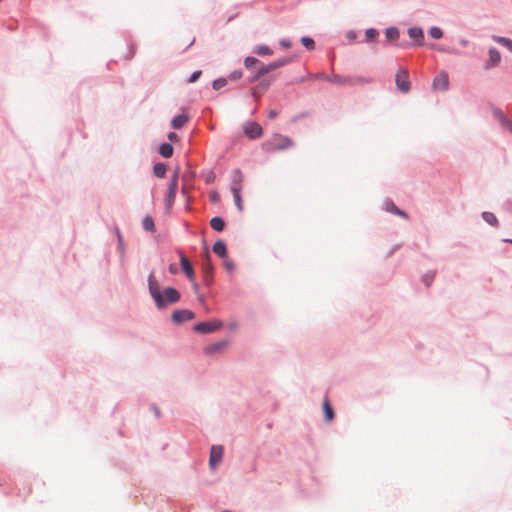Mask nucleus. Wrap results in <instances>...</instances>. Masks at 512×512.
<instances>
[{
	"mask_svg": "<svg viewBox=\"0 0 512 512\" xmlns=\"http://www.w3.org/2000/svg\"><path fill=\"white\" fill-rule=\"evenodd\" d=\"M429 48L432 49V50L441 52V53H446V54H452V55H459L460 54V51L458 49L451 48L449 46L442 45V44L431 43L429 45Z\"/></svg>",
	"mask_w": 512,
	"mask_h": 512,
	"instance_id": "obj_26",
	"label": "nucleus"
},
{
	"mask_svg": "<svg viewBox=\"0 0 512 512\" xmlns=\"http://www.w3.org/2000/svg\"><path fill=\"white\" fill-rule=\"evenodd\" d=\"M237 16H238V13L230 14V15L227 17V22H231V21H233Z\"/></svg>",
	"mask_w": 512,
	"mask_h": 512,
	"instance_id": "obj_64",
	"label": "nucleus"
},
{
	"mask_svg": "<svg viewBox=\"0 0 512 512\" xmlns=\"http://www.w3.org/2000/svg\"><path fill=\"white\" fill-rule=\"evenodd\" d=\"M481 217L488 225L495 228L499 227V221L493 212L484 211L481 213Z\"/></svg>",
	"mask_w": 512,
	"mask_h": 512,
	"instance_id": "obj_29",
	"label": "nucleus"
},
{
	"mask_svg": "<svg viewBox=\"0 0 512 512\" xmlns=\"http://www.w3.org/2000/svg\"><path fill=\"white\" fill-rule=\"evenodd\" d=\"M488 56V59L483 64L484 70H490L497 67L501 61V54L496 47L489 48Z\"/></svg>",
	"mask_w": 512,
	"mask_h": 512,
	"instance_id": "obj_13",
	"label": "nucleus"
},
{
	"mask_svg": "<svg viewBox=\"0 0 512 512\" xmlns=\"http://www.w3.org/2000/svg\"><path fill=\"white\" fill-rule=\"evenodd\" d=\"M329 82L338 86L352 85L354 83V77L332 73Z\"/></svg>",
	"mask_w": 512,
	"mask_h": 512,
	"instance_id": "obj_21",
	"label": "nucleus"
},
{
	"mask_svg": "<svg viewBox=\"0 0 512 512\" xmlns=\"http://www.w3.org/2000/svg\"><path fill=\"white\" fill-rule=\"evenodd\" d=\"M201 175H204V182L206 184H213L215 182L216 175H215L214 169H211L206 173L204 171H202Z\"/></svg>",
	"mask_w": 512,
	"mask_h": 512,
	"instance_id": "obj_41",
	"label": "nucleus"
},
{
	"mask_svg": "<svg viewBox=\"0 0 512 512\" xmlns=\"http://www.w3.org/2000/svg\"><path fill=\"white\" fill-rule=\"evenodd\" d=\"M267 116L269 119H275L278 116V111L275 109H271L269 110Z\"/></svg>",
	"mask_w": 512,
	"mask_h": 512,
	"instance_id": "obj_59",
	"label": "nucleus"
},
{
	"mask_svg": "<svg viewBox=\"0 0 512 512\" xmlns=\"http://www.w3.org/2000/svg\"><path fill=\"white\" fill-rule=\"evenodd\" d=\"M228 83L226 77H218L214 79L211 83V88L215 91L220 90L222 87H224Z\"/></svg>",
	"mask_w": 512,
	"mask_h": 512,
	"instance_id": "obj_39",
	"label": "nucleus"
},
{
	"mask_svg": "<svg viewBox=\"0 0 512 512\" xmlns=\"http://www.w3.org/2000/svg\"><path fill=\"white\" fill-rule=\"evenodd\" d=\"M179 173H180V168H179V166H177L175 168V170L173 171V174L171 175L167 190L165 192L164 205H165V209L168 212L172 209L174 202H175V197H176V193H177V189H178Z\"/></svg>",
	"mask_w": 512,
	"mask_h": 512,
	"instance_id": "obj_3",
	"label": "nucleus"
},
{
	"mask_svg": "<svg viewBox=\"0 0 512 512\" xmlns=\"http://www.w3.org/2000/svg\"><path fill=\"white\" fill-rule=\"evenodd\" d=\"M395 46L402 48V49H408L410 47H413L412 43L408 41H402L400 43H396Z\"/></svg>",
	"mask_w": 512,
	"mask_h": 512,
	"instance_id": "obj_56",
	"label": "nucleus"
},
{
	"mask_svg": "<svg viewBox=\"0 0 512 512\" xmlns=\"http://www.w3.org/2000/svg\"><path fill=\"white\" fill-rule=\"evenodd\" d=\"M492 114L499 121L502 127L508 129L512 133V120L497 106H492Z\"/></svg>",
	"mask_w": 512,
	"mask_h": 512,
	"instance_id": "obj_17",
	"label": "nucleus"
},
{
	"mask_svg": "<svg viewBox=\"0 0 512 512\" xmlns=\"http://www.w3.org/2000/svg\"><path fill=\"white\" fill-rule=\"evenodd\" d=\"M205 246V257L203 260L202 268H203V283L205 286L210 287L214 282V270L215 267L211 260V255L207 248L206 241L203 242Z\"/></svg>",
	"mask_w": 512,
	"mask_h": 512,
	"instance_id": "obj_5",
	"label": "nucleus"
},
{
	"mask_svg": "<svg viewBox=\"0 0 512 512\" xmlns=\"http://www.w3.org/2000/svg\"><path fill=\"white\" fill-rule=\"evenodd\" d=\"M395 84L397 89L402 93H407L411 89V82L407 70L399 68L395 74Z\"/></svg>",
	"mask_w": 512,
	"mask_h": 512,
	"instance_id": "obj_10",
	"label": "nucleus"
},
{
	"mask_svg": "<svg viewBox=\"0 0 512 512\" xmlns=\"http://www.w3.org/2000/svg\"><path fill=\"white\" fill-rule=\"evenodd\" d=\"M435 276H436V272H435V271H428V272H426V273L422 276L421 280H422V282L424 283V285H425L427 288H429V287L432 285V283H433V281H434V279H435Z\"/></svg>",
	"mask_w": 512,
	"mask_h": 512,
	"instance_id": "obj_38",
	"label": "nucleus"
},
{
	"mask_svg": "<svg viewBox=\"0 0 512 512\" xmlns=\"http://www.w3.org/2000/svg\"><path fill=\"white\" fill-rule=\"evenodd\" d=\"M295 145L293 139L280 133H274L271 138L261 144V148L266 153H275L291 148Z\"/></svg>",
	"mask_w": 512,
	"mask_h": 512,
	"instance_id": "obj_2",
	"label": "nucleus"
},
{
	"mask_svg": "<svg viewBox=\"0 0 512 512\" xmlns=\"http://www.w3.org/2000/svg\"><path fill=\"white\" fill-rule=\"evenodd\" d=\"M397 249H398V245H394L393 247H391V249L387 253V257L392 256Z\"/></svg>",
	"mask_w": 512,
	"mask_h": 512,
	"instance_id": "obj_61",
	"label": "nucleus"
},
{
	"mask_svg": "<svg viewBox=\"0 0 512 512\" xmlns=\"http://www.w3.org/2000/svg\"><path fill=\"white\" fill-rule=\"evenodd\" d=\"M504 207L507 211H509L510 213H512V198H509L505 201L504 203Z\"/></svg>",
	"mask_w": 512,
	"mask_h": 512,
	"instance_id": "obj_58",
	"label": "nucleus"
},
{
	"mask_svg": "<svg viewBox=\"0 0 512 512\" xmlns=\"http://www.w3.org/2000/svg\"><path fill=\"white\" fill-rule=\"evenodd\" d=\"M265 75H266V73L264 71V68H262V66H260L257 68V70L255 72L250 73V75H248L246 77V82L249 84L255 83V82L259 81Z\"/></svg>",
	"mask_w": 512,
	"mask_h": 512,
	"instance_id": "obj_31",
	"label": "nucleus"
},
{
	"mask_svg": "<svg viewBox=\"0 0 512 512\" xmlns=\"http://www.w3.org/2000/svg\"><path fill=\"white\" fill-rule=\"evenodd\" d=\"M253 53L259 56H269L273 54V50L266 44H259L254 47Z\"/></svg>",
	"mask_w": 512,
	"mask_h": 512,
	"instance_id": "obj_33",
	"label": "nucleus"
},
{
	"mask_svg": "<svg viewBox=\"0 0 512 512\" xmlns=\"http://www.w3.org/2000/svg\"><path fill=\"white\" fill-rule=\"evenodd\" d=\"M190 120V116L183 112L172 117L170 125L175 130L182 129Z\"/></svg>",
	"mask_w": 512,
	"mask_h": 512,
	"instance_id": "obj_18",
	"label": "nucleus"
},
{
	"mask_svg": "<svg viewBox=\"0 0 512 512\" xmlns=\"http://www.w3.org/2000/svg\"><path fill=\"white\" fill-rule=\"evenodd\" d=\"M224 449L222 445H213L209 454V468L214 470L223 458Z\"/></svg>",
	"mask_w": 512,
	"mask_h": 512,
	"instance_id": "obj_12",
	"label": "nucleus"
},
{
	"mask_svg": "<svg viewBox=\"0 0 512 512\" xmlns=\"http://www.w3.org/2000/svg\"><path fill=\"white\" fill-rule=\"evenodd\" d=\"M258 88H255V86L251 89L250 91V96L255 99V100H258L260 98V94L258 93Z\"/></svg>",
	"mask_w": 512,
	"mask_h": 512,
	"instance_id": "obj_57",
	"label": "nucleus"
},
{
	"mask_svg": "<svg viewBox=\"0 0 512 512\" xmlns=\"http://www.w3.org/2000/svg\"><path fill=\"white\" fill-rule=\"evenodd\" d=\"M210 226L216 232H222L226 227V221L222 216H214L210 219Z\"/></svg>",
	"mask_w": 512,
	"mask_h": 512,
	"instance_id": "obj_27",
	"label": "nucleus"
},
{
	"mask_svg": "<svg viewBox=\"0 0 512 512\" xmlns=\"http://www.w3.org/2000/svg\"><path fill=\"white\" fill-rule=\"evenodd\" d=\"M147 286L149 295L159 311L165 310L168 306L181 300V293L175 287H160L153 271L148 274Z\"/></svg>",
	"mask_w": 512,
	"mask_h": 512,
	"instance_id": "obj_1",
	"label": "nucleus"
},
{
	"mask_svg": "<svg viewBox=\"0 0 512 512\" xmlns=\"http://www.w3.org/2000/svg\"><path fill=\"white\" fill-rule=\"evenodd\" d=\"M346 38L349 42L355 41L357 39V32L355 30H348L346 32Z\"/></svg>",
	"mask_w": 512,
	"mask_h": 512,
	"instance_id": "obj_52",
	"label": "nucleus"
},
{
	"mask_svg": "<svg viewBox=\"0 0 512 512\" xmlns=\"http://www.w3.org/2000/svg\"><path fill=\"white\" fill-rule=\"evenodd\" d=\"M209 200L211 201V203L213 204H216L220 201V194L217 190H212L210 193H209Z\"/></svg>",
	"mask_w": 512,
	"mask_h": 512,
	"instance_id": "obj_50",
	"label": "nucleus"
},
{
	"mask_svg": "<svg viewBox=\"0 0 512 512\" xmlns=\"http://www.w3.org/2000/svg\"><path fill=\"white\" fill-rule=\"evenodd\" d=\"M196 317L195 312L190 309H175L171 313V321L174 325H181L187 321L193 320Z\"/></svg>",
	"mask_w": 512,
	"mask_h": 512,
	"instance_id": "obj_9",
	"label": "nucleus"
},
{
	"mask_svg": "<svg viewBox=\"0 0 512 512\" xmlns=\"http://www.w3.org/2000/svg\"><path fill=\"white\" fill-rule=\"evenodd\" d=\"M322 412L326 423H330L334 420L335 412L328 396H325L322 402Z\"/></svg>",
	"mask_w": 512,
	"mask_h": 512,
	"instance_id": "obj_19",
	"label": "nucleus"
},
{
	"mask_svg": "<svg viewBox=\"0 0 512 512\" xmlns=\"http://www.w3.org/2000/svg\"><path fill=\"white\" fill-rule=\"evenodd\" d=\"M167 170L168 166L164 162H157L152 167L153 175L159 179H163L166 177Z\"/></svg>",
	"mask_w": 512,
	"mask_h": 512,
	"instance_id": "obj_24",
	"label": "nucleus"
},
{
	"mask_svg": "<svg viewBox=\"0 0 512 512\" xmlns=\"http://www.w3.org/2000/svg\"><path fill=\"white\" fill-rule=\"evenodd\" d=\"M492 39L496 43L506 47L512 53V39L505 37V36H498V35H493Z\"/></svg>",
	"mask_w": 512,
	"mask_h": 512,
	"instance_id": "obj_34",
	"label": "nucleus"
},
{
	"mask_svg": "<svg viewBox=\"0 0 512 512\" xmlns=\"http://www.w3.org/2000/svg\"><path fill=\"white\" fill-rule=\"evenodd\" d=\"M243 77V72L241 69L233 70L228 74L227 81H237Z\"/></svg>",
	"mask_w": 512,
	"mask_h": 512,
	"instance_id": "obj_44",
	"label": "nucleus"
},
{
	"mask_svg": "<svg viewBox=\"0 0 512 512\" xmlns=\"http://www.w3.org/2000/svg\"><path fill=\"white\" fill-rule=\"evenodd\" d=\"M365 37L362 42L364 43H375L379 36V31L376 28H367L364 33Z\"/></svg>",
	"mask_w": 512,
	"mask_h": 512,
	"instance_id": "obj_30",
	"label": "nucleus"
},
{
	"mask_svg": "<svg viewBox=\"0 0 512 512\" xmlns=\"http://www.w3.org/2000/svg\"><path fill=\"white\" fill-rule=\"evenodd\" d=\"M300 42L303 45V47H305V49L308 51H313L315 49V40L309 35L302 36L300 38Z\"/></svg>",
	"mask_w": 512,
	"mask_h": 512,
	"instance_id": "obj_36",
	"label": "nucleus"
},
{
	"mask_svg": "<svg viewBox=\"0 0 512 512\" xmlns=\"http://www.w3.org/2000/svg\"><path fill=\"white\" fill-rule=\"evenodd\" d=\"M175 251L179 256V264L184 275L190 282H194L195 271L193 269L192 264L190 263L184 251L181 248H176Z\"/></svg>",
	"mask_w": 512,
	"mask_h": 512,
	"instance_id": "obj_7",
	"label": "nucleus"
},
{
	"mask_svg": "<svg viewBox=\"0 0 512 512\" xmlns=\"http://www.w3.org/2000/svg\"><path fill=\"white\" fill-rule=\"evenodd\" d=\"M298 58V55L296 54H291V55H286V56H283V57H280L274 61H271L267 64H261L262 68H264V71L266 74L278 69V68H281V67H284L286 65H289L293 62H295Z\"/></svg>",
	"mask_w": 512,
	"mask_h": 512,
	"instance_id": "obj_6",
	"label": "nucleus"
},
{
	"mask_svg": "<svg viewBox=\"0 0 512 512\" xmlns=\"http://www.w3.org/2000/svg\"><path fill=\"white\" fill-rule=\"evenodd\" d=\"M191 285H192V290L196 294L198 301L201 303H204L205 296L199 292L200 288H199L198 283L194 280V282H191Z\"/></svg>",
	"mask_w": 512,
	"mask_h": 512,
	"instance_id": "obj_45",
	"label": "nucleus"
},
{
	"mask_svg": "<svg viewBox=\"0 0 512 512\" xmlns=\"http://www.w3.org/2000/svg\"><path fill=\"white\" fill-rule=\"evenodd\" d=\"M308 77H310L311 80H323L326 82H329V80H330V76L325 74L324 72L308 73Z\"/></svg>",
	"mask_w": 512,
	"mask_h": 512,
	"instance_id": "obj_42",
	"label": "nucleus"
},
{
	"mask_svg": "<svg viewBox=\"0 0 512 512\" xmlns=\"http://www.w3.org/2000/svg\"><path fill=\"white\" fill-rule=\"evenodd\" d=\"M223 266L225 270L229 273L233 272L235 270V263L232 260L225 259L223 262Z\"/></svg>",
	"mask_w": 512,
	"mask_h": 512,
	"instance_id": "obj_49",
	"label": "nucleus"
},
{
	"mask_svg": "<svg viewBox=\"0 0 512 512\" xmlns=\"http://www.w3.org/2000/svg\"><path fill=\"white\" fill-rule=\"evenodd\" d=\"M279 45L284 49H289L292 46V42L289 38H282L279 41Z\"/></svg>",
	"mask_w": 512,
	"mask_h": 512,
	"instance_id": "obj_51",
	"label": "nucleus"
},
{
	"mask_svg": "<svg viewBox=\"0 0 512 512\" xmlns=\"http://www.w3.org/2000/svg\"><path fill=\"white\" fill-rule=\"evenodd\" d=\"M432 86L434 89L445 92L449 89V75L446 71H441L434 79Z\"/></svg>",
	"mask_w": 512,
	"mask_h": 512,
	"instance_id": "obj_15",
	"label": "nucleus"
},
{
	"mask_svg": "<svg viewBox=\"0 0 512 512\" xmlns=\"http://www.w3.org/2000/svg\"><path fill=\"white\" fill-rule=\"evenodd\" d=\"M273 79H262L258 82L255 88H258L262 91H267L272 85Z\"/></svg>",
	"mask_w": 512,
	"mask_h": 512,
	"instance_id": "obj_43",
	"label": "nucleus"
},
{
	"mask_svg": "<svg viewBox=\"0 0 512 512\" xmlns=\"http://www.w3.org/2000/svg\"><path fill=\"white\" fill-rule=\"evenodd\" d=\"M142 228L147 232H155V222L151 215L147 214L142 219Z\"/></svg>",
	"mask_w": 512,
	"mask_h": 512,
	"instance_id": "obj_32",
	"label": "nucleus"
},
{
	"mask_svg": "<svg viewBox=\"0 0 512 512\" xmlns=\"http://www.w3.org/2000/svg\"><path fill=\"white\" fill-rule=\"evenodd\" d=\"M386 42L397 41L400 37V30L397 26H389L384 31Z\"/></svg>",
	"mask_w": 512,
	"mask_h": 512,
	"instance_id": "obj_25",
	"label": "nucleus"
},
{
	"mask_svg": "<svg viewBox=\"0 0 512 512\" xmlns=\"http://www.w3.org/2000/svg\"><path fill=\"white\" fill-rule=\"evenodd\" d=\"M244 67L246 69L258 68L263 64L258 58L254 56H247L243 61Z\"/></svg>",
	"mask_w": 512,
	"mask_h": 512,
	"instance_id": "obj_35",
	"label": "nucleus"
},
{
	"mask_svg": "<svg viewBox=\"0 0 512 512\" xmlns=\"http://www.w3.org/2000/svg\"><path fill=\"white\" fill-rule=\"evenodd\" d=\"M307 80H311L310 77H308V74L305 75V76H299V77H295L293 78L291 81L287 82L286 85H296V84H300V83H304L306 82Z\"/></svg>",
	"mask_w": 512,
	"mask_h": 512,
	"instance_id": "obj_46",
	"label": "nucleus"
},
{
	"mask_svg": "<svg viewBox=\"0 0 512 512\" xmlns=\"http://www.w3.org/2000/svg\"><path fill=\"white\" fill-rule=\"evenodd\" d=\"M229 342H230L229 338H224V339L218 340L214 343L208 344L204 347L203 353L206 356L214 355V354L220 352L221 350H223L225 347H227Z\"/></svg>",
	"mask_w": 512,
	"mask_h": 512,
	"instance_id": "obj_14",
	"label": "nucleus"
},
{
	"mask_svg": "<svg viewBox=\"0 0 512 512\" xmlns=\"http://www.w3.org/2000/svg\"><path fill=\"white\" fill-rule=\"evenodd\" d=\"M244 135L250 140H257L263 135L262 126L256 121H247L242 125Z\"/></svg>",
	"mask_w": 512,
	"mask_h": 512,
	"instance_id": "obj_8",
	"label": "nucleus"
},
{
	"mask_svg": "<svg viewBox=\"0 0 512 512\" xmlns=\"http://www.w3.org/2000/svg\"><path fill=\"white\" fill-rule=\"evenodd\" d=\"M117 250H118V254H119V260H120V262H123L124 257H125L124 240H122L121 242H118Z\"/></svg>",
	"mask_w": 512,
	"mask_h": 512,
	"instance_id": "obj_48",
	"label": "nucleus"
},
{
	"mask_svg": "<svg viewBox=\"0 0 512 512\" xmlns=\"http://www.w3.org/2000/svg\"><path fill=\"white\" fill-rule=\"evenodd\" d=\"M212 251L221 259H225L228 256L227 244L220 238L214 242Z\"/></svg>",
	"mask_w": 512,
	"mask_h": 512,
	"instance_id": "obj_20",
	"label": "nucleus"
},
{
	"mask_svg": "<svg viewBox=\"0 0 512 512\" xmlns=\"http://www.w3.org/2000/svg\"><path fill=\"white\" fill-rule=\"evenodd\" d=\"M167 139L171 142H178L180 140L176 132L170 131L167 133Z\"/></svg>",
	"mask_w": 512,
	"mask_h": 512,
	"instance_id": "obj_53",
	"label": "nucleus"
},
{
	"mask_svg": "<svg viewBox=\"0 0 512 512\" xmlns=\"http://www.w3.org/2000/svg\"><path fill=\"white\" fill-rule=\"evenodd\" d=\"M383 208L386 212H389L395 216H399L403 219L409 218V214L405 210L400 209L390 198L385 199L383 203Z\"/></svg>",
	"mask_w": 512,
	"mask_h": 512,
	"instance_id": "obj_16",
	"label": "nucleus"
},
{
	"mask_svg": "<svg viewBox=\"0 0 512 512\" xmlns=\"http://www.w3.org/2000/svg\"><path fill=\"white\" fill-rule=\"evenodd\" d=\"M150 409L154 412V415L157 419L161 418V411H160L159 407L157 406V404L152 403L150 405Z\"/></svg>",
	"mask_w": 512,
	"mask_h": 512,
	"instance_id": "obj_54",
	"label": "nucleus"
},
{
	"mask_svg": "<svg viewBox=\"0 0 512 512\" xmlns=\"http://www.w3.org/2000/svg\"><path fill=\"white\" fill-rule=\"evenodd\" d=\"M223 327V321L217 318H212L206 321H200L192 326L195 333L207 335L214 333Z\"/></svg>",
	"mask_w": 512,
	"mask_h": 512,
	"instance_id": "obj_4",
	"label": "nucleus"
},
{
	"mask_svg": "<svg viewBox=\"0 0 512 512\" xmlns=\"http://www.w3.org/2000/svg\"><path fill=\"white\" fill-rule=\"evenodd\" d=\"M202 75V70H195L193 71L187 78L188 83H195L199 80V78Z\"/></svg>",
	"mask_w": 512,
	"mask_h": 512,
	"instance_id": "obj_47",
	"label": "nucleus"
},
{
	"mask_svg": "<svg viewBox=\"0 0 512 512\" xmlns=\"http://www.w3.org/2000/svg\"><path fill=\"white\" fill-rule=\"evenodd\" d=\"M195 41H196V38L194 37V38L191 40V42H190V43H189V44H188V45H187V46L182 50V53H185V52H186V51H187L191 46H193V45H194V43H195Z\"/></svg>",
	"mask_w": 512,
	"mask_h": 512,
	"instance_id": "obj_62",
	"label": "nucleus"
},
{
	"mask_svg": "<svg viewBox=\"0 0 512 512\" xmlns=\"http://www.w3.org/2000/svg\"><path fill=\"white\" fill-rule=\"evenodd\" d=\"M114 230H115V232H118V236H116L117 237V242H121L123 240V236H122V234L120 232V229L117 226H115Z\"/></svg>",
	"mask_w": 512,
	"mask_h": 512,
	"instance_id": "obj_60",
	"label": "nucleus"
},
{
	"mask_svg": "<svg viewBox=\"0 0 512 512\" xmlns=\"http://www.w3.org/2000/svg\"><path fill=\"white\" fill-rule=\"evenodd\" d=\"M443 30L438 26H431L428 29V35L435 40H438L443 37Z\"/></svg>",
	"mask_w": 512,
	"mask_h": 512,
	"instance_id": "obj_37",
	"label": "nucleus"
},
{
	"mask_svg": "<svg viewBox=\"0 0 512 512\" xmlns=\"http://www.w3.org/2000/svg\"><path fill=\"white\" fill-rule=\"evenodd\" d=\"M157 152L161 157L168 159L173 156L174 147L170 142H162L159 145Z\"/></svg>",
	"mask_w": 512,
	"mask_h": 512,
	"instance_id": "obj_23",
	"label": "nucleus"
},
{
	"mask_svg": "<svg viewBox=\"0 0 512 512\" xmlns=\"http://www.w3.org/2000/svg\"><path fill=\"white\" fill-rule=\"evenodd\" d=\"M136 53V48L132 40L127 41V54L125 55V60H131Z\"/></svg>",
	"mask_w": 512,
	"mask_h": 512,
	"instance_id": "obj_40",
	"label": "nucleus"
},
{
	"mask_svg": "<svg viewBox=\"0 0 512 512\" xmlns=\"http://www.w3.org/2000/svg\"><path fill=\"white\" fill-rule=\"evenodd\" d=\"M168 271H169L170 274L176 275V274L179 273V268L176 265V263H170L169 266H168Z\"/></svg>",
	"mask_w": 512,
	"mask_h": 512,
	"instance_id": "obj_55",
	"label": "nucleus"
},
{
	"mask_svg": "<svg viewBox=\"0 0 512 512\" xmlns=\"http://www.w3.org/2000/svg\"><path fill=\"white\" fill-rule=\"evenodd\" d=\"M231 193L233 194L234 203L237 209L242 212L244 210L243 199L239 187H230Z\"/></svg>",
	"mask_w": 512,
	"mask_h": 512,
	"instance_id": "obj_28",
	"label": "nucleus"
},
{
	"mask_svg": "<svg viewBox=\"0 0 512 512\" xmlns=\"http://www.w3.org/2000/svg\"><path fill=\"white\" fill-rule=\"evenodd\" d=\"M459 43H460V45H461L462 47H466V46L468 45V43H469V42H468V40H467V39H465V38H461V39H460V41H459Z\"/></svg>",
	"mask_w": 512,
	"mask_h": 512,
	"instance_id": "obj_63",
	"label": "nucleus"
},
{
	"mask_svg": "<svg viewBox=\"0 0 512 512\" xmlns=\"http://www.w3.org/2000/svg\"><path fill=\"white\" fill-rule=\"evenodd\" d=\"M244 179V175L240 168H235L230 173V187H239L240 191H242V182Z\"/></svg>",
	"mask_w": 512,
	"mask_h": 512,
	"instance_id": "obj_22",
	"label": "nucleus"
},
{
	"mask_svg": "<svg viewBox=\"0 0 512 512\" xmlns=\"http://www.w3.org/2000/svg\"><path fill=\"white\" fill-rule=\"evenodd\" d=\"M407 34L409 38L412 40L413 47H422L424 46V30L420 26H411L407 30Z\"/></svg>",
	"mask_w": 512,
	"mask_h": 512,
	"instance_id": "obj_11",
	"label": "nucleus"
}]
</instances>
